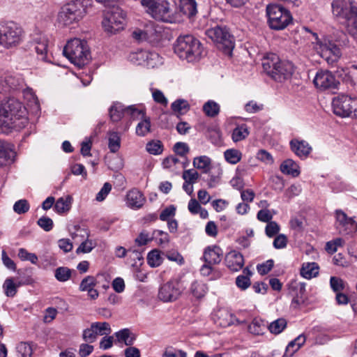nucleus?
Here are the masks:
<instances>
[{"instance_id": "obj_6", "label": "nucleus", "mask_w": 357, "mask_h": 357, "mask_svg": "<svg viewBox=\"0 0 357 357\" xmlns=\"http://www.w3.org/2000/svg\"><path fill=\"white\" fill-rule=\"evenodd\" d=\"M268 24L273 30H283L293 22V17L289 10L278 4L266 7Z\"/></svg>"}, {"instance_id": "obj_14", "label": "nucleus", "mask_w": 357, "mask_h": 357, "mask_svg": "<svg viewBox=\"0 0 357 357\" xmlns=\"http://www.w3.org/2000/svg\"><path fill=\"white\" fill-rule=\"evenodd\" d=\"M335 227L342 235H349L357 231V223L353 218L349 217L342 210L335 211Z\"/></svg>"}, {"instance_id": "obj_47", "label": "nucleus", "mask_w": 357, "mask_h": 357, "mask_svg": "<svg viewBox=\"0 0 357 357\" xmlns=\"http://www.w3.org/2000/svg\"><path fill=\"white\" fill-rule=\"evenodd\" d=\"M153 240H155L159 245L163 247L169 243L170 238L167 232L155 229L153 231Z\"/></svg>"}, {"instance_id": "obj_21", "label": "nucleus", "mask_w": 357, "mask_h": 357, "mask_svg": "<svg viewBox=\"0 0 357 357\" xmlns=\"http://www.w3.org/2000/svg\"><path fill=\"white\" fill-rule=\"evenodd\" d=\"M225 261L231 271H238L244 265L243 256L236 250L228 252L225 256Z\"/></svg>"}, {"instance_id": "obj_23", "label": "nucleus", "mask_w": 357, "mask_h": 357, "mask_svg": "<svg viewBox=\"0 0 357 357\" xmlns=\"http://www.w3.org/2000/svg\"><path fill=\"white\" fill-rule=\"evenodd\" d=\"M289 144L291 150L301 158H305L312 151V147L305 140L293 139Z\"/></svg>"}, {"instance_id": "obj_44", "label": "nucleus", "mask_w": 357, "mask_h": 357, "mask_svg": "<svg viewBox=\"0 0 357 357\" xmlns=\"http://www.w3.org/2000/svg\"><path fill=\"white\" fill-rule=\"evenodd\" d=\"M151 131V120L149 117L144 116L136 127V134L144 137Z\"/></svg>"}, {"instance_id": "obj_39", "label": "nucleus", "mask_w": 357, "mask_h": 357, "mask_svg": "<svg viewBox=\"0 0 357 357\" xmlns=\"http://www.w3.org/2000/svg\"><path fill=\"white\" fill-rule=\"evenodd\" d=\"M211 159L206 156L202 155L194 158L193 166L199 169H202L204 173H208L211 167Z\"/></svg>"}, {"instance_id": "obj_25", "label": "nucleus", "mask_w": 357, "mask_h": 357, "mask_svg": "<svg viewBox=\"0 0 357 357\" xmlns=\"http://www.w3.org/2000/svg\"><path fill=\"white\" fill-rule=\"evenodd\" d=\"M142 6L148 8V12L154 17L159 18L158 15L162 12L163 15L169 13V8L160 4L156 0H141Z\"/></svg>"}, {"instance_id": "obj_10", "label": "nucleus", "mask_w": 357, "mask_h": 357, "mask_svg": "<svg viewBox=\"0 0 357 357\" xmlns=\"http://www.w3.org/2000/svg\"><path fill=\"white\" fill-rule=\"evenodd\" d=\"M125 14L119 8H113L107 12L102 22V26L105 31L110 33H116L123 29L125 25Z\"/></svg>"}, {"instance_id": "obj_53", "label": "nucleus", "mask_w": 357, "mask_h": 357, "mask_svg": "<svg viewBox=\"0 0 357 357\" xmlns=\"http://www.w3.org/2000/svg\"><path fill=\"white\" fill-rule=\"evenodd\" d=\"M149 51L141 50L136 52H133L130 55V61L136 65L143 66L144 63V59H147L149 56Z\"/></svg>"}, {"instance_id": "obj_17", "label": "nucleus", "mask_w": 357, "mask_h": 357, "mask_svg": "<svg viewBox=\"0 0 357 357\" xmlns=\"http://www.w3.org/2000/svg\"><path fill=\"white\" fill-rule=\"evenodd\" d=\"M32 46L37 54L38 59L46 62H51L52 56L49 54V40L42 33H36L32 42Z\"/></svg>"}, {"instance_id": "obj_42", "label": "nucleus", "mask_w": 357, "mask_h": 357, "mask_svg": "<svg viewBox=\"0 0 357 357\" xmlns=\"http://www.w3.org/2000/svg\"><path fill=\"white\" fill-rule=\"evenodd\" d=\"M248 135L249 131L247 125L241 124L234 129L231 138L234 142H237L244 139Z\"/></svg>"}, {"instance_id": "obj_43", "label": "nucleus", "mask_w": 357, "mask_h": 357, "mask_svg": "<svg viewBox=\"0 0 357 357\" xmlns=\"http://www.w3.org/2000/svg\"><path fill=\"white\" fill-rule=\"evenodd\" d=\"M287 321L284 318L278 319L272 321L268 326L269 331L273 334H280L287 327Z\"/></svg>"}, {"instance_id": "obj_16", "label": "nucleus", "mask_w": 357, "mask_h": 357, "mask_svg": "<svg viewBox=\"0 0 357 357\" xmlns=\"http://www.w3.org/2000/svg\"><path fill=\"white\" fill-rule=\"evenodd\" d=\"M313 83L317 89L321 91L337 89L340 84L331 72L322 70L317 72Z\"/></svg>"}, {"instance_id": "obj_5", "label": "nucleus", "mask_w": 357, "mask_h": 357, "mask_svg": "<svg viewBox=\"0 0 357 357\" xmlns=\"http://www.w3.org/2000/svg\"><path fill=\"white\" fill-rule=\"evenodd\" d=\"M89 0H75L64 5L59 13V21L63 25L79 22L86 13Z\"/></svg>"}, {"instance_id": "obj_40", "label": "nucleus", "mask_w": 357, "mask_h": 357, "mask_svg": "<svg viewBox=\"0 0 357 357\" xmlns=\"http://www.w3.org/2000/svg\"><path fill=\"white\" fill-rule=\"evenodd\" d=\"M121 147V137L117 132H110L108 138V148L112 153H116Z\"/></svg>"}, {"instance_id": "obj_55", "label": "nucleus", "mask_w": 357, "mask_h": 357, "mask_svg": "<svg viewBox=\"0 0 357 357\" xmlns=\"http://www.w3.org/2000/svg\"><path fill=\"white\" fill-rule=\"evenodd\" d=\"M146 151L153 155H159L162 153L163 146L160 141H152L147 143Z\"/></svg>"}, {"instance_id": "obj_54", "label": "nucleus", "mask_w": 357, "mask_h": 357, "mask_svg": "<svg viewBox=\"0 0 357 357\" xmlns=\"http://www.w3.org/2000/svg\"><path fill=\"white\" fill-rule=\"evenodd\" d=\"M3 288L5 294L8 297H13L17 294V286L15 284L13 279L11 278H7L3 284Z\"/></svg>"}, {"instance_id": "obj_1", "label": "nucleus", "mask_w": 357, "mask_h": 357, "mask_svg": "<svg viewBox=\"0 0 357 357\" xmlns=\"http://www.w3.org/2000/svg\"><path fill=\"white\" fill-rule=\"evenodd\" d=\"M28 124L26 109L22 104L14 98L0 104V129L8 133L12 130H20Z\"/></svg>"}, {"instance_id": "obj_26", "label": "nucleus", "mask_w": 357, "mask_h": 357, "mask_svg": "<svg viewBox=\"0 0 357 357\" xmlns=\"http://www.w3.org/2000/svg\"><path fill=\"white\" fill-rule=\"evenodd\" d=\"M146 42L155 45L162 39V27L155 26L153 23H149L146 25Z\"/></svg>"}, {"instance_id": "obj_31", "label": "nucleus", "mask_w": 357, "mask_h": 357, "mask_svg": "<svg viewBox=\"0 0 357 357\" xmlns=\"http://www.w3.org/2000/svg\"><path fill=\"white\" fill-rule=\"evenodd\" d=\"M297 164L292 160L288 159L284 160L280 165V171L287 175H291L293 177H296L299 175Z\"/></svg>"}, {"instance_id": "obj_37", "label": "nucleus", "mask_w": 357, "mask_h": 357, "mask_svg": "<svg viewBox=\"0 0 357 357\" xmlns=\"http://www.w3.org/2000/svg\"><path fill=\"white\" fill-rule=\"evenodd\" d=\"M72 198L70 196L60 197L54 204V210L58 213H63L68 211L71 207Z\"/></svg>"}, {"instance_id": "obj_59", "label": "nucleus", "mask_w": 357, "mask_h": 357, "mask_svg": "<svg viewBox=\"0 0 357 357\" xmlns=\"http://www.w3.org/2000/svg\"><path fill=\"white\" fill-rule=\"evenodd\" d=\"M280 227L279 225L275 221H271L267 223L265 228V233L269 238H272L278 234Z\"/></svg>"}, {"instance_id": "obj_45", "label": "nucleus", "mask_w": 357, "mask_h": 357, "mask_svg": "<svg viewBox=\"0 0 357 357\" xmlns=\"http://www.w3.org/2000/svg\"><path fill=\"white\" fill-rule=\"evenodd\" d=\"M16 350L18 356L31 357L33 354V345L29 342H21L17 345Z\"/></svg>"}, {"instance_id": "obj_3", "label": "nucleus", "mask_w": 357, "mask_h": 357, "mask_svg": "<svg viewBox=\"0 0 357 357\" xmlns=\"http://www.w3.org/2000/svg\"><path fill=\"white\" fill-rule=\"evenodd\" d=\"M174 52L182 59L189 62L199 60L204 52L200 41L192 35L180 36L174 47Z\"/></svg>"}, {"instance_id": "obj_34", "label": "nucleus", "mask_w": 357, "mask_h": 357, "mask_svg": "<svg viewBox=\"0 0 357 357\" xmlns=\"http://www.w3.org/2000/svg\"><path fill=\"white\" fill-rule=\"evenodd\" d=\"M319 274V266L315 262L303 264L301 268V275L306 279H311Z\"/></svg>"}, {"instance_id": "obj_63", "label": "nucleus", "mask_w": 357, "mask_h": 357, "mask_svg": "<svg viewBox=\"0 0 357 357\" xmlns=\"http://www.w3.org/2000/svg\"><path fill=\"white\" fill-rule=\"evenodd\" d=\"M343 23L347 24L349 33L354 38H357V15L355 17Z\"/></svg>"}, {"instance_id": "obj_50", "label": "nucleus", "mask_w": 357, "mask_h": 357, "mask_svg": "<svg viewBox=\"0 0 357 357\" xmlns=\"http://www.w3.org/2000/svg\"><path fill=\"white\" fill-rule=\"evenodd\" d=\"M190 291L195 297L201 298L206 293V287L201 282L195 281L191 284Z\"/></svg>"}, {"instance_id": "obj_4", "label": "nucleus", "mask_w": 357, "mask_h": 357, "mask_svg": "<svg viewBox=\"0 0 357 357\" xmlns=\"http://www.w3.org/2000/svg\"><path fill=\"white\" fill-rule=\"evenodd\" d=\"M63 52L71 63L79 67H82L86 64L90 58L87 43L78 38L68 40L63 48Z\"/></svg>"}, {"instance_id": "obj_33", "label": "nucleus", "mask_w": 357, "mask_h": 357, "mask_svg": "<svg viewBox=\"0 0 357 357\" xmlns=\"http://www.w3.org/2000/svg\"><path fill=\"white\" fill-rule=\"evenodd\" d=\"M114 335L118 342H124L127 346H131L136 339L135 335L131 333L128 328L120 330L115 333Z\"/></svg>"}, {"instance_id": "obj_60", "label": "nucleus", "mask_w": 357, "mask_h": 357, "mask_svg": "<svg viewBox=\"0 0 357 357\" xmlns=\"http://www.w3.org/2000/svg\"><path fill=\"white\" fill-rule=\"evenodd\" d=\"M149 55L147 56V59H144L145 61L143 66H145L147 68H154L160 61L159 55L156 52H152L149 51Z\"/></svg>"}, {"instance_id": "obj_24", "label": "nucleus", "mask_w": 357, "mask_h": 357, "mask_svg": "<svg viewBox=\"0 0 357 357\" xmlns=\"http://www.w3.org/2000/svg\"><path fill=\"white\" fill-rule=\"evenodd\" d=\"M23 80L14 76L0 77V93L10 89L18 90L23 88Z\"/></svg>"}, {"instance_id": "obj_57", "label": "nucleus", "mask_w": 357, "mask_h": 357, "mask_svg": "<svg viewBox=\"0 0 357 357\" xmlns=\"http://www.w3.org/2000/svg\"><path fill=\"white\" fill-rule=\"evenodd\" d=\"M30 206L27 200L20 199L13 205V211L17 214H24L29 210Z\"/></svg>"}, {"instance_id": "obj_15", "label": "nucleus", "mask_w": 357, "mask_h": 357, "mask_svg": "<svg viewBox=\"0 0 357 357\" xmlns=\"http://www.w3.org/2000/svg\"><path fill=\"white\" fill-rule=\"evenodd\" d=\"M112 331L107 322H94L83 331L82 338L86 342H94L98 335H108Z\"/></svg>"}, {"instance_id": "obj_62", "label": "nucleus", "mask_w": 357, "mask_h": 357, "mask_svg": "<svg viewBox=\"0 0 357 357\" xmlns=\"http://www.w3.org/2000/svg\"><path fill=\"white\" fill-rule=\"evenodd\" d=\"M199 174L193 169L185 170L183 172V178L186 183H195L199 178Z\"/></svg>"}, {"instance_id": "obj_29", "label": "nucleus", "mask_w": 357, "mask_h": 357, "mask_svg": "<svg viewBox=\"0 0 357 357\" xmlns=\"http://www.w3.org/2000/svg\"><path fill=\"white\" fill-rule=\"evenodd\" d=\"M305 341L306 337L303 334L298 335L288 344L284 356H292L305 344Z\"/></svg>"}, {"instance_id": "obj_35", "label": "nucleus", "mask_w": 357, "mask_h": 357, "mask_svg": "<svg viewBox=\"0 0 357 357\" xmlns=\"http://www.w3.org/2000/svg\"><path fill=\"white\" fill-rule=\"evenodd\" d=\"M100 275L105 276V274H97L96 277H93L91 275H88L85 277L80 282L79 289L81 291H89L98 283L97 278L100 277Z\"/></svg>"}, {"instance_id": "obj_13", "label": "nucleus", "mask_w": 357, "mask_h": 357, "mask_svg": "<svg viewBox=\"0 0 357 357\" xmlns=\"http://www.w3.org/2000/svg\"><path fill=\"white\" fill-rule=\"evenodd\" d=\"M183 287L177 279H173L162 284L158 290V298L163 302H173L181 295Z\"/></svg>"}, {"instance_id": "obj_51", "label": "nucleus", "mask_w": 357, "mask_h": 357, "mask_svg": "<svg viewBox=\"0 0 357 357\" xmlns=\"http://www.w3.org/2000/svg\"><path fill=\"white\" fill-rule=\"evenodd\" d=\"M346 284V282L339 277L331 276L330 278V287L335 294L344 291Z\"/></svg>"}, {"instance_id": "obj_11", "label": "nucleus", "mask_w": 357, "mask_h": 357, "mask_svg": "<svg viewBox=\"0 0 357 357\" xmlns=\"http://www.w3.org/2000/svg\"><path fill=\"white\" fill-rule=\"evenodd\" d=\"M313 37L316 43L315 49L320 56L328 64H333L337 62L342 54L340 47L331 41L323 43L319 40L317 33H313Z\"/></svg>"}, {"instance_id": "obj_18", "label": "nucleus", "mask_w": 357, "mask_h": 357, "mask_svg": "<svg viewBox=\"0 0 357 357\" xmlns=\"http://www.w3.org/2000/svg\"><path fill=\"white\" fill-rule=\"evenodd\" d=\"M289 290L293 294L291 305L296 308L305 301V284L297 281H292L289 284Z\"/></svg>"}, {"instance_id": "obj_20", "label": "nucleus", "mask_w": 357, "mask_h": 357, "mask_svg": "<svg viewBox=\"0 0 357 357\" xmlns=\"http://www.w3.org/2000/svg\"><path fill=\"white\" fill-rule=\"evenodd\" d=\"M79 236L82 237L81 240H83V241L76 250V253L79 255L80 253L90 252L95 248L96 243L92 240L88 239L89 235L84 229H78L77 232L72 234V238L74 240Z\"/></svg>"}, {"instance_id": "obj_32", "label": "nucleus", "mask_w": 357, "mask_h": 357, "mask_svg": "<svg viewBox=\"0 0 357 357\" xmlns=\"http://www.w3.org/2000/svg\"><path fill=\"white\" fill-rule=\"evenodd\" d=\"M252 272L248 268H245L243 270V274L239 275L236 278V284L241 290L247 289L251 284L250 276L252 275Z\"/></svg>"}, {"instance_id": "obj_7", "label": "nucleus", "mask_w": 357, "mask_h": 357, "mask_svg": "<svg viewBox=\"0 0 357 357\" xmlns=\"http://www.w3.org/2000/svg\"><path fill=\"white\" fill-rule=\"evenodd\" d=\"M205 33L218 49L225 52H231L234 47V37L225 26L216 25L206 30Z\"/></svg>"}, {"instance_id": "obj_2", "label": "nucleus", "mask_w": 357, "mask_h": 357, "mask_svg": "<svg viewBox=\"0 0 357 357\" xmlns=\"http://www.w3.org/2000/svg\"><path fill=\"white\" fill-rule=\"evenodd\" d=\"M262 67L274 80L282 82L291 77L294 71V65L287 60H281L274 53H268L262 59Z\"/></svg>"}, {"instance_id": "obj_56", "label": "nucleus", "mask_w": 357, "mask_h": 357, "mask_svg": "<svg viewBox=\"0 0 357 357\" xmlns=\"http://www.w3.org/2000/svg\"><path fill=\"white\" fill-rule=\"evenodd\" d=\"M344 240L341 238H337L333 241L326 243L325 250L328 254H333L337 250L338 247L344 245Z\"/></svg>"}, {"instance_id": "obj_61", "label": "nucleus", "mask_w": 357, "mask_h": 357, "mask_svg": "<svg viewBox=\"0 0 357 357\" xmlns=\"http://www.w3.org/2000/svg\"><path fill=\"white\" fill-rule=\"evenodd\" d=\"M37 224L45 231H51L54 225L52 220L47 216L40 218L37 221Z\"/></svg>"}, {"instance_id": "obj_48", "label": "nucleus", "mask_w": 357, "mask_h": 357, "mask_svg": "<svg viewBox=\"0 0 357 357\" xmlns=\"http://www.w3.org/2000/svg\"><path fill=\"white\" fill-rule=\"evenodd\" d=\"M172 109L178 114H183L190 109V105L187 100L178 99L172 103Z\"/></svg>"}, {"instance_id": "obj_30", "label": "nucleus", "mask_w": 357, "mask_h": 357, "mask_svg": "<svg viewBox=\"0 0 357 357\" xmlns=\"http://www.w3.org/2000/svg\"><path fill=\"white\" fill-rule=\"evenodd\" d=\"M126 107L121 103H114L109 109L111 120L114 122H118L123 116H126Z\"/></svg>"}, {"instance_id": "obj_9", "label": "nucleus", "mask_w": 357, "mask_h": 357, "mask_svg": "<svg viewBox=\"0 0 357 357\" xmlns=\"http://www.w3.org/2000/svg\"><path fill=\"white\" fill-rule=\"evenodd\" d=\"M22 36V28L15 22H0V45L7 49L15 47L20 43Z\"/></svg>"}, {"instance_id": "obj_52", "label": "nucleus", "mask_w": 357, "mask_h": 357, "mask_svg": "<svg viewBox=\"0 0 357 357\" xmlns=\"http://www.w3.org/2000/svg\"><path fill=\"white\" fill-rule=\"evenodd\" d=\"M72 271L70 268L65 266H61L56 268L54 271V277L59 282H66L71 277Z\"/></svg>"}, {"instance_id": "obj_58", "label": "nucleus", "mask_w": 357, "mask_h": 357, "mask_svg": "<svg viewBox=\"0 0 357 357\" xmlns=\"http://www.w3.org/2000/svg\"><path fill=\"white\" fill-rule=\"evenodd\" d=\"M18 257L23 261H29L33 264H36L38 262V257L34 253L29 252L24 248H20L18 252Z\"/></svg>"}, {"instance_id": "obj_12", "label": "nucleus", "mask_w": 357, "mask_h": 357, "mask_svg": "<svg viewBox=\"0 0 357 357\" xmlns=\"http://www.w3.org/2000/svg\"><path fill=\"white\" fill-rule=\"evenodd\" d=\"M331 6L333 15L342 23L357 15V8L349 0H333Z\"/></svg>"}, {"instance_id": "obj_27", "label": "nucleus", "mask_w": 357, "mask_h": 357, "mask_svg": "<svg viewBox=\"0 0 357 357\" xmlns=\"http://www.w3.org/2000/svg\"><path fill=\"white\" fill-rule=\"evenodd\" d=\"M127 204L131 208H139L145 201L143 194L136 188L130 190L126 195Z\"/></svg>"}, {"instance_id": "obj_41", "label": "nucleus", "mask_w": 357, "mask_h": 357, "mask_svg": "<svg viewBox=\"0 0 357 357\" xmlns=\"http://www.w3.org/2000/svg\"><path fill=\"white\" fill-rule=\"evenodd\" d=\"M220 110V105L213 100H208L203 105V111L208 117H215L218 115Z\"/></svg>"}, {"instance_id": "obj_64", "label": "nucleus", "mask_w": 357, "mask_h": 357, "mask_svg": "<svg viewBox=\"0 0 357 357\" xmlns=\"http://www.w3.org/2000/svg\"><path fill=\"white\" fill-rule=\"evenodd\" d=\"M153 241V234L150 236L146 231H142L135 238V241L139 246L145 245Z\"/></svg>"}, {"instance_id": "obj_8", "label": "nucleus", "mask_w": 357, "mask_h": 357, "mask_svg": "<svg viewBox=\"0 0 357 357\" xmlns=\"http://www.w3.org/2000/svg\"><path fill=\"white\" fill-rule=\"evenodd\" d=\"M333 112L341 117L357 118V98L340 94L332 101Z\"/></svg>"}, {"instance_id": "obj_38", "label": "nucleus", "mask_w": 357, "mask_h": 357, "mask_svg": "<svg viewBox=\"0 0 357 357\" xmlns=\"http://www.w3.org/2000/svg\"><path fill=\"white\" fill-rule=\"evenodd\" d=\"M266 326L264 321L259 318H255L248 326V331L253 335H259L264 333Z\"/></svg>"}, {"instance_id": "obj_22", "label": "nucleus", "mask_w": 357, "mask_h": 357, "mask_svg": "<svg viewBox=\"0 0 357 357\" xmlns=\"http://www.w3.org/2000/svg\"><path fill=\"white\" fill-rule=\"evenodd\" d=\"M222 255V250L219 246H208L204 250L202 259L205 263L215 265L221 261Z\"/></svg>"}, {"instance_id": "obj_36", "label": "nucleus", "mask_w": 357, "mask_h": 357, "mask_svg": "<svg viewBox=\"0 0 357 357\" xmlns=\"http://www.w3.org/2000/svg\"><path fill=\"white\" fill-rule=\"evenodd\" d=\"M126 116L130 119L135 120L137 119H142L146 116L145 109L142 106L136 107L135 105H130L126 107Z\"/></svg>"}, {"instance_id": "obj_46", "label": "nucleus", "mask_w": 357, "mask_h": 357, "mask_svg": "<svg viewBox=\"0 0 357 357\" xmlns=\"http://www.w3.org/2000/svg\"><path fill=\"white\" fill-rule=\"evenodd\" d=\"M224 156L227 162L234 165L238 163L241 160L242 153L237 149H231L225 151Z\"/></svg>"}, {"instance_id": "obj_49", "label": "nucleus", "mask_w": 357, "mask_h": 357, "mask_svg": "<svg viewBox=\"0 0 357 357\" xmlns=\"http://www.w3.org/2000/svg\"><path fill=\"white\" fill-rule=\"evenodd\" d=\"M147 262L151 267L159 266L162 262V258L160 251L157 249H154L149 252L147 255Z\"/></svg>"}, {"instance_id": "obj_28", "label": "nucleus", "mask_w": 357, "mask_h": 357, "mask_svg": "<svg viewBox=\"0 0 357 357\" xmlns=\"http://www.w3.org/2000/svg\"><path fill=\"white\" fill-rule=\"evenodd\" d=\"M178 8L180 11L188 17L195 15L197 13L195 0H178Z\"/></svg>"}, {"instance_id": "obj_19", "label": "nucleus", "mask_w": 357, "mask_h": 357, "mask_svg": "<svg viewBox=\"0 0 357 357\" xmlns=\"http://www.w3.org/2000/svg\"><path fill=\"white\" fill-rule=\"evenodd\" d=\"M16 153L14 146L7 142L0 140V167L13 162Z\"/></svg>"}]
</instances>
